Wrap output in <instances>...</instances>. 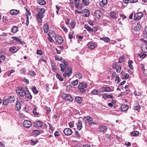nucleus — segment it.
Masks as SVG:
<instances>
[{"label": "nucleus", "mask_w": 147, "mask_h": 147, "mask_svg": "<svg viewBox=\"0 0 147 147\" xmlns=\"http://www.w3.org/2000/svg\"><path fill=\"white\" fill-rule=\"evenodd\" d=\"M76 102L79 103H81L82 102V99L79 97H77L75 98Z\"/></svg>", "instance_id": "37"}, {"label": "nucleus", "mask_w": 147, "mask_h": 147, "mask_svg": "<svg viewBox=\"0 0 147 147\" xmlns=\"http://www.w3.org/2000/svg\"><path fill=\"white\" fill-rule=\"evenodd\" d=\"M31 144L32 145H34L38 142V140H36V141H34L33 140H31Z\"/></svg>", "instance_id": "58"}, {"label": "nucleus", "mask_w": 147, "mask_h": 147, "mask_svg": "<svg viewBox=\"0 0 147 147\" xmlns=\"http://www.w3.org/2000/svg\"><path fill=\"white\" fill-rule=\"evenodd\" d=\"M60 66L61 67V71L63 72L64 71L65 68L64 65L63 64L61 63L60 64Z\"/></svg>", "instance_id": "59"}, {"label": "nucleus", "mask_w": 147, "mask_h": 147, "mask_svg": "<svg viewBox=\"0 0 147 147\" xmlns=\"http://www.w3.org/2000/svg\"><path fill=\"white\" fill-rule=\"evenodd\" d=\"M87 87V83L85 82L79 83L78 86V88L80 89V91L82 92H86V90L84 88Z\"/></svg>", "instance_id": "2"}, {"label": "nucleus", "mask_w": 147, "mask_h": 147, "mask_svg": "<svg viewBox=\"0 0 147 147\" xmlns=\"http://www.w3.org/2000/svg\"><path fill=\"white\" fill-rule=\"evenodd\" d=\"M90 117L89 116H86L84 117L83 119V122L84 123H88L89 119H90Z\"/></svg>", "instance_id": "39"}, {"label": "nucleus", "mask_w": 147, "mask_h": 147, "mask_svg": "<svg viewBox=\"0 0 147 147\" xmlns=\"http://www.w3.org/2000/svg\"><path fill=\"white\" fill-rule=\"evenodd\" d=\"M91 93L94 95H98L100 94V90L98 91L94 89L91 92Z\"/></svg>", "instance_id": "34"}, {"label": "nucleus", "mask_w": 147, "mask_h": 147, "mask_svg": "<svg viewBox=\"0 0 147 147\" xmlns=\"http://www.w3.org/2000/svg\"><path fill=\"white\" fill-rule=\"evenodd\" d=\"M99 5L100 6L103 7L106 5L107 3V0H102L99 2Z\"/></svg>", "instance_id": "22"}, {"label": "nucleus", "mask_w": 147, "mask_h": 147, "mask_svg": "<svg viewBox=\"0 0 147 147\" xmlns=\"http://www.w3.org/2000/svg\"><path fill=\"white\" fill-rule=\"evenodd\" d=\"M56 77L59 80L61 81H63V78L59 74H57Z\"/></svg>", "instance_id": "50"}, {"label": "nucleus", "mask_w": 147, "mask_h": 147, "mask_svg": "<svg viewBox=\"0 0 147 147\" xmlns=\"http://www.w3.org/2000/svg\"><path fill=\"white\" fill-rule=\"evenodd\" d=\"M68 124L70 127H74V123L73 121H71L69 122Z\"/></svg>", "instance_id": "57"}, {"label": "nucleus", "mask_w": 147, "mask_h": 147, "mask_svg": "<svg viewBox=\"0 0 147 147\" xmlns=\"http://www.w3.org/2000/svg\"><path fill=\"white\" fill-rule=\"evenodd\" d=\"M124 56H121L119 59V63H121L124 60Z\"/></svg>", "instance_id": "53"}, {"label": "nucleus", "mask_w": 147, "mask_h": 147, "mask_svg": "<svg viewBox=\"0 0 147 147\" xmlns=\"http://www.w3.org/2000/svg\"><path fill=\"white\" fill-rule=\"evenodd\" d=\"M18 50V47H10L9 49L10 51L13 53H16Z\"/></svg>", "instance_id": "16"}, {"label": "nucleus", "mask_w": 147, "mask_h": 147, "mask_svg": "<svg viewBox=\"0 0 147 147\" xmlns=\"http://www.w3.org/2000/svg\"><path fill=\"white\" fill-rule=\"evenodd\" d=\"M17 102L21 105L24 102V100L23 99L21 98V97L19 96V98H18Z\"/></svg>", "instance_id": "38"}, {"label": "nucleus", "mask_w": 147, "mask_h": 147, "mask_svg": "<svg viewBox=\"0 0 147 147\" xmlns=\"http://www.w3.org/2000/svg\"><path fill=\"white\" fill-rule=\"evenodd\" d=\"M44 15L40 13H38L36 15V18L38 19V22L40 23L42 22V18H43Z\"/></svg>", "instance_id": "14"}, {"label": "nucleus", "mask_w": 147, "mask_h": 147, "mask_svg": "<svg viewBox=\"0 0 147 147\" xmlns=\"http://www.w3.org/2000/svg\"><path fill=\"white\" fill-rule=\"evenodd\" d=\"M18 31V27L16 26H14L11 29V32L13 33H16Z\"/></svg>", "instance_id": "27"}, {"label": "nucleus", "mask_w": 147, "mask_h": 147, "mask_svg": "<svg viewBox=\"0 0 147 147\" xmlns=\"http://www.w3.org/2000/svg\"><path fill=\"white\" fill-rule=\"evenodd\" d=\"M63 132L66 136H69L72 133V130L69 128H65L63 130Z\"/></svg>", "instance_id": "9"}, {"label": "nucleus", "mask_w": 147, "mask_h": 147, "mask_svg": "<svg viewBox=\"0 0 147 147\" xmlns=\"http://www.w3.org/2000/svg\"><path fill=\"white\" fill-rule=\"evenodd\" d=\"M84 12V13H85L84 15L85 17H88L90 15V12L87 9H85L83 10V12Z\"/></svg>", "instance_id": "23"}, {"label": "nucleus", "mask_w": 147, "mask_h": 147, "mask_svg": "<svg viewBox=\"0 0 147 147\" xmlns=\"http://www.w3.org/2000/svg\"><path fill=\"white\" fill-rule=\"evenodd\" d=\"M110 16L111 17L114 19H117L116 14L115 12L112 11L110 13Z\"/></svg>", "instance_id": "33"}, {"label": "nucleus", "mask_w": 147, "mask_h": 147, "mask_svg": "<svg viewBox=\"0 0 147 147\" xmlns=\"http://www.w3.org/2000/svg\"><path fill=\"white\" fill-rule=\"evenodd\" d=\"M140 108L139 105L138 103H136L135 104V106L134 107V109L135 110H138Z\"/></svg>", "instance_id": "44"}, {"label": "nucleus", "mask_w": 147, "mask_h": 147, "mask_svg": "<svg viewBox=\"0 0 147 147\" xmlns=\"http://www.w3.org/2000/svg\"><path fill=\"white\" fill-rule=\"evenodd\" d=\"M143 16V14L142 12H140L136 13L134 16V20L136 21L139 20Z\"/></svg>", "instance_id": "7"}, {"label": "nucleus", "mask_w": 147, "mask_h": 147, "mask_svg": "<svg viewBox=\"0 0 147 147\" xmlns=\"http://www.w3.org/2000/svg\"><path fill=\"white\" fill-rule=\"evenodd\" d=\"M90 119H89L88 123L89 125H92L94 124H96L94 121H93L92 119L90 117Z\"/></svg>", "instance_id": "36"}, {"label": "nucleus", "mask_w": 147, "mask_h": 147, "mask_svg": "<svg viewBox=\"0 0 147 147\" xmlns=\"http://www.w3.org/2000/svg\"><path fill=\"white\" fill-rule=\"evenodd\" d=\"M129 77V75L128 74H126L123 76V78L125 79H127Z\"/></svg>", "instance_id": "54"}, {"label": "nucleus", "mask_w": 147, "mask_h": 147, "mask_svg": "<svg viewBox=\"0 0 147 147\" xmlns=\"http://www.w3.org/2000/svg\"><path fill=\"white\" fill-rule=\"evenodd\" d=\"M62 97L63 99L70 102H71L73 100V98L69 94L64 93L62 95Z\"/></svg>", "instance_id": "4"}, {"label": "nucleus", "mask_w": 147, "mask_h": 147, "mask_svg": "<svg viewBox=\"0 0 147 147\" xmlns=\"http://www.w3.org/2000/svg\"><path fill=\"white\" fill-rule=\"evenodd\" d=\"M84 27L87 31L89 32H93V29L91 28L87 24L85 25Z\"/></svg>", "instance_id": "25"}, {"label": "nucleus", "mask_w": 147, "mask_h": 147, "mask_svg": "<svg viewBox=\"0 0 147 147\" xmlns=\"http://www.w3.org/2000/svg\"><path fill=\"white\" fill-rule=\"evenodd\" d=\"M23 123L24 126L26 128H29L32 126L31 122L28 120L24 121Z\"/></svg>", "instance_id": "8"}, {"label": "nucleus", "mask_w": 147, "mask_h": 147, "mask_svg": "<svg viewBox=\"0 0 147 147\" xmlns=\"http://www.w3.org/2000/svg\"><path fill=\"white\" fill-rule=\"evenodd\" d=\"M15 100V97L13 96H11L8 97L7 99L3 100V104L5 105H7L8 103H13Z\"/></svg>", "instance_id": "1"}, {"label": "nucleus", "mask_w": 147, "mask_h": 147, "mask_svg": "<svg viewBox=\"0 0 147 147\" xmlns=\"http://www.w3.org/2000/svg\"><path fill=\"white\" fill-rule=\"evenodd\" d=\"M9 12L11 15H16L19 14L20 11L18 10L12 9Z\"/></svg>", "instance_id": "19"}, {"label": "nucleus", "mask_w": 147, "mask_h": 147, "mask_svg": "<svg viewBox=\"0 0 147 147\" xmlns=\"http://www.w3.org/2000/svg\"><path fill=\"white\" fill-rule=\"evenodd\" d=\"M32 133L33 135H34L35 137L40 134V131L38 130H33Z\"/></svg>", "instance_id": "30"}, {"label": "nucleus", "mask_w": 147, "mask_h": 147, "mask_svg": "<svg viewBox=\"0 0 147 147\" xmlns=\"http://www.w3.org/2000/svg\"><path fill=\"white\" fill-rule=\"evenodd\" d=\"M79 10L83 8V5L82 4H79L77 6H75Z\"/></svg>", "instance_id": "51"}, {"label": "nucleus", "mask_w": 147, "mask_h": 147, "mask_svg": "<svg viewBox=\"0 0 147 147\" xmlns=\"http://www.w3.org/2000/svg\"><path fill=\"white\" fill-rule=\"evenodd\" d=\"M75 76L77 78H79V79L81 78L82 77V75L78 72H76L75 73Z\"/></svg>", "instance_id": "41"}, {"label": "nucleus", "mask_w": 147, "mask_h": 147, "mask_svg": "<svg viewBox=\"0 0 147 147\" xmlns=\"http://www.w3.org/2000/svg\"><path fill=\"white\" fill-rule=\"evenodd\" d=\"M24 95L27 98L30 100L32 99V96L31 94L30 93L28 90H26L25 91L24 94Z\"/></svg>", "instance_id": "13"}, {"label": "nucleus", "mask_w": 147, "mask_h": 147, "mask_svg": "<svg viewBox=\"0 0 147 147\" xmlns=\"http://www.w3.org/2000/svg\"><path fill=\"white\" fill-rule=\"evenodd\" d=\"M106 94H101V95L102 96V98L105 100L107 98H113V96L111 95H106Z\"/></svg>", "instance_id": "20"}, {"label": "nucleus", "mask_w": 147, "mask_h": 147, "mask_svg": "<svg viewBox=\"0 0 147 147\" xmlns=\"http://www.w3.org/2000/svg\"><path fill=\"white\" fill-rule=\"evenodd\" d=\"M67 70L68 72L67 73H65L64 74H63V76L66 77V76H67L68 77H69L71 74L72 73V69L71 67H69L67 69Z\"/></svg>", "instance_id": "17"}, {"label": "nucleus", "mask_w": 147, "mask_h": 147, "mask_svg": "<svg viewBox=\"0 0 147 147\" xmlns=\"http://www.w3.org/2000/svg\"><path fill=\"white\" fill-rule=\"evenodd\" d=\"M39 13H40L41 14H43V13L45 12V9L44 8H39Z\"/></svg>", "instance_id": "49"}, {"label": "nucleus", "mask_w": 147, "mask_h": 147, "mask_svg": "<svg viewBox=\"0 0 147 147\" xmlns=\"http://www.w3.org/2000/svg\"><path fill=\"white\" fill-rule=\"evenodd\" d=\"M71 83L74 86H76L78 84V82L77 80H76L71 82Z\"/></svg>", "instance_id": "52"}, {"label": "nucleus", "mask_w": 147, "mask_h": 147, "mask_svg": "<svg viewBox=\"0 0 147 147\" xmlns=\"http://www.w3.org/2000/svg\"><path fill=\"white\" fill-rule=\"evenodd\" d=\"M20 105L21 104L18 103V102L17 103V104L16 105V108L17 110H19L20 109Z\"/></svg>", "instance_id": "56"}, {"label": "nucleus", "mask_w": 147, "mask_h": 147, "mask_svg": "<svg viewBox=\"0 0 147 147\" xmlns=\"http://www.w3.org/2000/svg\"><path fill=\"white\" fill-rule=\"evenodd\" d=\"M71 25L72 28H74L76 25L75 22L74 21L71 22Z\"/></svg>", "instance_id": "61"}, {"label": "nucleus", "mask_w": 147, "mask_h": 147, "mask_svg": "<svg viewBox=\"0 0 147 147\" xmlns=\"http://www.w3.org/2000/svg\"><path fill=\"white\" fill-rule=\"evenodd\" d=\"M35 125L37 127H40L43 125V123L39 120L35 122Z\"/></svg>", "instance_id": "32"}, {"label": "nucleus", "mask_w": 147, "mask_h": 147, "mask_svg": "<svg viewBox=\"0 0 147 147\" xmlns=\"http://www.w3.org/2000/svg\"><path fill=\"white\" fill-rule=\"evenodd\" d=\"M37 3L40 5H45L46 4V3L44 0H37Z\"/></svg>", "instance_id": "28"}, {"label": "nucleus", "mask_w": 147, "mask_h": 147, "mask_svg": "<svg viewBox=\"0 0 147 147\" xmlns=\"http://www.w3.org/2000/svg\"><path fill=\"white\" fill-rule=\"evenodd\" d=\"M12 38L14 40L16 41L17 42H19V43L22 44L24 42L23 41L21 40L20 38H18L16 37L13 36L12 37Z\"/></svg>", "instance_id": "29"}, {"label": "nucleus", "mask_w": 147, "mask_h": 147, "mask_svg": "<svg viewBox=\"0 0 147 147\" xmlns=\"http://www.w3.org/2000/svg\"><path fill=\"white\" fill-rule=\"evenodd\" d=\"M37 54L40 55H41L42 54V52L41 50H38Z\"/></svg>", "instance_id": "64"}, {"label": "nucleus", "mask_w": 147, "mask_h": 147, "mask_svg": "<svg viewBox=\"0 0 147 147\" xmlns=\"http://www.w3.org/2000/svg\"><path fill=\"white\" fill-rule=\"evenodd\" d=\"M61 28L65 32H67L68 31L67 29L64 26H62Z\"/></svg>", "instance_id": "63"}, {"label": "nucleus", "mask_w": 147, "mask_h": 147, "mask_svg": "<svg viewBox=\"0 0 147 147\" xmlns=\"http://www.w3.org/2000/svg\"><path fill=\"white\" fill-rule=\"evenodd\" d=\"M129 108V106L127 105H121V110L123 111H124L127 110Z\"/></svg>", "instance_id": "21"}, {"label": "nucleus", "mask_w": 147, "mask_h": 147, "mask_svg": "<svg viewBox=\"0 0 147 147\" xmlns=\"http://www.w3.org/2000/svg\"><path fill=\"white\" fill-rule=\"evenodd\" d=\"M116 78L115 79V82L116 84H118L120 82V79L119 75H118L117 76H116Z\"/></svg>", "instance_id": "48"}, {"label": "nucleus", "mask_w": 147, "mask_h": 147, "mask_svg": "<svg viewBox=\"0 0 147 147\" xmlns=\"http://www.w3.org/2000/svg\"><path fill=\"white\" fill-rule=\"evenodd\" d=\"M100 93L105 92H109L111 91L110 88L108 87H103L100 88Z\"/></svg>", "instance_id": "10"}, {"label": "nucleus", "mask_w": 147, "mask_h": 147, "mask_svg": "<svg viewBox=\"0 0 147 147\" xmlns=\"http://www.w3.org/2000/svg\"><path fill=\"white\" fill-rule=\"evenodd\" d=\"M45 109H46L47 113L48 114H49L51 111V109L49 108L46 107V108Z\"/></svg>", "instance_id": "60"}, {"label": "nucleus", "mask_w": 147, "mask_h": 147, "mask_svg": "<svg viewBox=\"0 0 147 147\" xmlns=\"http://www.w3.org/2000/svg\"><path fill=\"white\" fill-rule=\"evenodd\" d=\"M79 0H74V3H75V6H77L79 4Z\"/></svg>", "instance_id": "62"}, {"label": "nucleus", "mask_w": 147, "mask_h": 147, "mask_svg": "<svg viewBox=\"0 0 147 147\" xmlns=\"http://www.w3.org/2000/svg\"><path fill=\"white\" fill-rule=\"evenodd\" d=\"M142 43V47L141 49L142 51L145 53H147V41L144 39L141 40Z\"/></svg>", "instance_id": "3"}, {"label": "nucleus", "mask_w": 147, "mask_h": 147, "mask_svg": "<svg viewBox=\"0 0 147 147\" xmlns=\"http://www.w3.org/2000/svg\"><path fill=\"white\" fill-rule=\"evenodd\" d=\"M100 12L99 10H96L94 13V15L98 19H99L100 18Z\"/></svg>", "instance_id": "18"}, {"label": "nucleus", "mask_w": 147, "mask_h": 147, "mask_svg": "<svg viewBox=\"0 0 147 147\" xmlns=\"http://www.w3.org/2000/svg\"><path fill=\"white\" fill-rule=\"evenodd\" d=\"M56 41L59 44L62 43L63 41V38L60 36H56L55 38Z\"/></svg>", "instance_id": "12"}, {"label": "nucleus", "mask_w": 147, "mask_h": 147, "mask_svg": "<svg viewBox=\"0 0 147 147\" xmlns=\"http://www.w3.org/2000/svg\"><path fill=\"white\" fill-rule=\"evenodd\" d=\"M139 133L138 131H136L131 132V135L132 136H136L138 135Z\"/></svg>", "instance_id": "45"}, {"label": "nucleus", "mask_w": 147, "mask_h": 147, "mask_svg": "<svg viewBox=\"0 0 147 147\" xmlns=\"http://www.w3.org/2000/svg\"><path fill=\"white\" fill-rule=\"evenodd\" d=\"M138 56L140 57V58L142 59H144L146 57V54L145 53H141L140 54L138 55Z\"/></svg>", "instance_id": "46"}, {"label": "nucleus", "mask_w": 147, "mask_h": 147, "mask_svg": "<svg viewBox=\"0 0 147 147\" xmlns=\"http://www.w3.org/2000/svg\"><path fill=\"white\" fill-rule=\"evenodd\" d=\"M141 27V25L139 23H134L132 25V27L134 30L138 31L140 30Z\"/></svg>", "instance_id": "6"}, {"label": "nucleus", "mask_w": 147, "mask_h": 147, "mask_svg": "<svg viewBox=\"0 0 147 147\" xmlns=\"http://www.w3.org/2000/svg\"><path fill=\"white\" fill-rule=\"evenodd\" d=\"M82 3L85 5L87 6L89 4L88 0H82Z\"/></svg>", "instance_id": "47"}, {"label": "nucleus", "mask_w": 147, "mask_h": 147, "mask_svg": "<svg viewBox=\"0 0 147 147\" xmlns=\"http://www.w3.org/2000/svg\"><path fill=\"white\" fill-rule=\"evenodd\" d=\"M32 90L35 94H37L38 92V91L36 90V88L35 86H33L32 88Z\"/></svg>", "instance_id": "42"}, {"label": "nucleus", "mask_w": 147, "mask_h": 147, "mask_svg": "<svg viewBox=\"0 0 147 147\" xmlns=\"http://www.w3.org/2000/svg\"><path fill=\"white\" fill-rule=\"evenodd\" d=\"M25 91L23 88H18L16 90L18 96L20 97L24 96Z\"/></svg>", "instance_id": "5"}, {"label": "nucleus", "mask_w": 147, "mask_h": 147, "mask_svg": "<svg viewBox=\"0 0 147 147\" xmlns=\"http://www.w3.org/2000/svg\"><path fill=\"white\" fill-rule=\"evenodd\" d=\"M43 30L45 33H47L49 30V26L47 24H45L43 26Z\"/></svg>", "instance_id": "24"}, {"label": "nucleus", "mask_w": 147, "mask_h": 147, "mask_svg": "<svg viewBox=\"0 0 147 147\" xmlns=\"http://www.w3.org/2000/svg\"><path fill=\"white\" fill-rule=\"evenodd\" d=\"M88 46L90 49H93L95 47V43L92 42H89L88 44Z\"/></svg>", "instance_id": "26"}, {"label": "nucleus", "mask_w": 147, "mask_h": 147, "mask_svg": "<svg viewBox=\"0 0 147 147\" xmlns=\"http://www.w3.org/2000/svg\"><path fill=\"white\" fill-rule=\"evenodd\" d=\"M26 10L27 12L26 13V24L27 26H28L29 24V18L28 16H30L31 14L30 13L29 11L27 9H26Z\"/></svg>", "instance_id": "11"}, {"label": "nucleus", "mask_w": 147, "mask_h": 147, "mask_svg": "<svg viewBox=\"0 0 147 147\" xmlns=\"http://www.w3.org/2000/svg\"><path fill=\"white\" fill-rule=\"evenodd\" d=\"M29 73L30 75L32 76H35L36 73L35 72L31 70L29 71Z\"/></svg>", "instance_id": "55"}, {"label": "nucleus", "mask_w": 147, "mask_h": 147, "mask_svg": "<svg viewBox=\"0 0 147 147\" xmlns=\"http://www.w3.org/2000/svg\"><path fill=\"white\" fill-rule=\"evenodd\" d=\"M99 129L100 131L103 133H106L107 130V127L103 125H100L99 126Z\"/></svg>", "instance_id": "15"}, {"label": "nucleus", "mask_w": 147, "mask_h": 147, "mask_svg": "<svg viewBox=\"0 0 147 147\" xmlns=\"http://www.w3.org/2000/svg\"><path fill=\"white\" fill-rule=\"evenodd\" d=\"M82 121H78V123L77 125V128L78 130H80L82 127Z\"/></svg>", "instance_id": "31"}, {"label": "nucleus", "mask_w": 147, "mask_h": 147, "mask_svg": "<svg viewBox=\"0 0 147 147\" xmlns=\"http://www.w3.org/2000/svg\"><path fill=\"white\" fill-rule=\"evenodd\" d=\"M101 40H102L104 41H105L108 42L110 41V40L109 38L108 37H105L102 38H100Z\"/></svg>", "instance_id": "40"}, {"label": "nucleus", "mask_w": 147, "mask_h": 147, "mask_svg": "<svg viewBox=\"0 0 147 147\" xmlns=\"http://www.w3.org/2000/svg\"><path fill=\"white\" fill-rule=\"evenodd\" d=\"M143 36L144 38H147V26H146L143 31Z\"/></svg>", "instance_id": "35"}, {"label": "nucleus", "mask_w": 147, "mask_h": 147, "mask_svg": "<svg viewBox=\"0 0 147 147\" xmlns=\"http://www.w3.org/2000/svg\"><path fill=\"white\" fill-rule=\"evenodd\" d=\"M133 63V61L131 60H130L128 62L129 67L131 69H134L132 64Z\"/></svg>", "instance_id": "43"}]
</instances>
